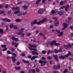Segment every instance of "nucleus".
<instances>
[{
	"mask_svg": "<svg viewBox=\"0 0 73 73\" xmlns=\"http://www.w3.org/2000/svg\"><path fill=\"white\" fill-rule=\"evenodd\" d=\"M45 11V9L40 8L39 9L38 12L39 15H42V14L44 13V12Z\"/></svg>",
	"mask_w": 73,
	"mask_h": 73,
	"instance_id": "nucleus-2",
	"label": "nucleus"
},
{
	"mask_svg": "<svg viewBox=\"0 0 73 73\" xmlns=\"http://www.w3.org/2000/svg\"><path fill=\"white\" fill-rule=\"evenodd\" d=\"M20 11H15L14 12V14H18L19 13H20Z\"/></svg>",
	"mask_w": 73,
	"mask_h": 73,
	"instance_id": "nucleus-15",
	"label": "nucleus"
},
{
	"mask_svg": "<svg viewBox=\"0 0 73 73\" xmlns=\"http://www.w3.org/2000/svg\"><path fill=\"white\" fill-rule=\"evenodd\" d=\"M42 60H46V58H44V57H42L41 58Z\"/></svg>",
	"mask_w": 73,
	"mask_h": 73,
	"instance_id": "nucleus-50",
	"label": "nucleus"
},
{
	"mask_svg": "<svg viewBox=\"0 0 73 73\" xmlns=\"http://www.w3.org/2000/svg\"><path fill=\"white\" fill-rule=\"evenodd\" d=\"M7 50V48H4L3 49V51L4 52V51H6V50Z\"/></svg>",
	"mask_w": 73,
	"mask_h": 73,
	"instance_id": "nucleus-48",
	"label": "nucleus"
},
{
	"mask_svg": "<svg viewBox=\"0 0 73 73\" xmlns=\"http://www.w3.org/2000/svg\"><path fill=\"white\" fill-rule=\"evenodd\" d=\"M47 59L50 60H51V59H52V57H50V56H48L47 57Z\"/></svg>",
	"mask_w": 73,
	"mask_h": 73,
	"instance_id": "nucleus-44",
	"label": "nucleus"
},
{
	"mask_svg": "<svg viewBox=\"0 0 73 73\" xmlns=\"http://www.w3.org/2000/svg\"><path fill=\"white\" fill-rule=\"evenodd\" d=\"M35 54H35H36V55H38L39 54L37 52H35V53H34V54Z\"/></svg>",
	"mask_w": 73,
	"mask_h": 73,
	"instance_id": "nucleus-55",
	"label": "nucleus"
},
{
	"mask_svg": "<svg viewBox=\"0 0 73 73\" xmlns=\"http://www.w3.org/2000/svg\"><path fill=\"white\" fill-rule=\"evenodd\" d=\"M63 26L65 28H66L68 27V24L66 23H64L63 24Z\"/></svg>",
	"mask_w": 73,
	"mask_h": 73,
	"instance_id": "nucleus-12",
	"label": "nucleus"
},
{
	"mask_svg": "<svg viewBox=\"0 0 73 73\" xmlns=\"http://www.w3.org/2000/svg\"><path fill=\"white\" fill-rule=\"evenodd\" d=\"M15 38H15V37H12V39L13 40H15Z\"/></svg>",
	"mask_w": 73,
	"mask_h": 73,
	"instance_id": "nucleus-62",
	"label": "nucleus"
},
{
	"mask_svg": "<svg viewBox=\"0 0 73 73\" xmlns=\"http://www.w3.org/2000/svg\"><path fill=\"white\" fill-rule=\"evenodd\" d=\"M56 13V11L55 10H52L51 11V13L52 14H54V13Z\"/></svg>",
	"mask_w": 73,
	"mask_h": 73,
	"instance_id": "nucleus-33",
	"label": "nucleus"
},
{
	"mask_svg": "<svg viewBox=\"0 0 73 73\" xmlns=\"http://www.w3.org/2000/svg\"><path fill=\"white\" fill-rule=\"evenodd\" d=\"M47 20V19L46 18H43L42 20L41 21L42 23H44V22H45Z\"/></svg>",
	"mask_w": 73,
	"mask_h": 73,
	"instance_id": "nucleus-11",
	"label": "nucleus"
},
{
	"mask_svg": "<svg viewBox=\"0 0 73 73\" xmlns=\"http://www.w3.org/2000/svg\"><path fill=\"white\" fill-rule=\"evenodd\" d=\"M37 21L36 20H35L33 21V23L34 24H37Z\"/></svg>",
	"mask_w": 73,
	"mask_h": 73,
	"instance_id": "nucleus-43",
	"label": "nucleus"
},
{
	"mask_svg": "<svg viewBox=\"0 0 73 73\" xmlns=\"http://www.w3.org/2000/svg\"><path fill=\"white\" fill-rule=\"evenodd\" d=\"M2 20L3 21H7V22H11V21L10 20L7 18L2 19Z\"/></svg>",
	"mask_w": 73,
	"mask_h": 73,
	"instance_id": "nucleus-4",
	"label": "nucleus"
},
{
	"mask_svg": "<svg viewBox=\"0 0 73 73\" xmlns=\"http://www.w3.org/2000/svg\"><path fill=\"white\" fill-rule=\"evenodd\" d=\"M10 28H13V27H14V25L13 24H11L10 25Z\"/></svg>",
	"mask_w": 73,
	"mask_h": 73,
	"instance_id": "nucleus-34",
	"label": "nucleus"
},
{
	"mask_svg": "<svg viewBox=\"0 0 73 73\" xmlns=\"http://www.w3.org/2000/svg\"><path fill=\"white\" fill-rule=\"evenodd\" d=\"M55 53H58V50H57V49H55L54 50Z\"/></svg>",
	"mask_w": 73,
	"mask_h": 73,
	"instance_id": "nucleus-38",
	"label": "nucleus"
},
{
	"mask_svg": "<svg viewBox=\"0 0 73 73\" xmlns=\"http://www.w3.org/2000/svg\"><path fill=\"white\" fill-rule=\"evenodd\" d=\"M27 12H25L24 13H23V15H26V14H27Z\"/></svg>",
	"mask_w": 73,
	"mask_h": 73,
	"instance_id": "nucleus-60",
	"label": "nucleus"
},
{
	"mask_svg": "<svg viewBox=\"0 0 73 73\" xmlns=\"http://www.w3.org/2000/svg\"><path fill=\"white\" fill-rule=\"evenodd\" d=\"M62 52V49L61 48H60L59 49L58 52H59V53H60V52Z\"/></svg>",
	"mask_w": 73,
	"mask_h": 73,
	"instance_id": "nucleus-28",
	"label": "nucleus"
},
{
	"mask_svg": "<svg viewBox=\"0 0 73 73\" xmlns=\"http://www.w3.org/2000/svg\"><path fill=\"white\" fill-rule=\"evenodd\" d=\"M63 47H64L65 49H68V48H69V47H68V46L66 45H63Z\"/></svg>",
	"mask_w": 73,
	"mask_h": 73,
	"instance_id": "nucleus-18",
	"label": "nucleus"
},
{
	"mask_svg": "<svg viewBox=\"0 0 73 73\" xmlns=\"http://www.w3.org/2000/svg\"><path fill=\"white\" fill-rule=\"evenodd\" d=\"M57 66V68H58V69L60 68V64H58L57 66Z\"/></svg>",
	"mask_w": 73,
	"mask_h": 73,
	"instance_id": "nucleus-52",
	"label": "nucleus"
},
{
	"mask_svg": "<svg viewBox=\"0 0 73 73\" xmlns=\"http://www.w3.org/2000/svg\"><path fill=\"white\" fill-rule=\"evenodd\" d=\"M53 20H55V21H56L57 20V18L56 17H54L53 18Z\"/></svg>",
	"mask_w": 73,
	"mask_h": 73,
	"instance_id": "nucleus-46",
	"label": "nucleus"
},
{
	"mask_svg": "<svg viewBox=\"0 0 73 73\" xmlns=\"http://www.w3.org/2000/svg\"><path fill=\"white\" fill-rule=\"evenodd\" d=\"M65 8V6H62L60 7V9H63Z\"/></svg>",
	"mask_w": 73,
	"mask_h": 73,
	"instance_id": "nucleus-30",
	"label": "nucleus"
},
{
	"mask_svg": "<svg viewBox=\"0 0 73 73\" xmlns=\"http://www.w3.org/2000/svg\"><path fill=\"white\" fill-rule=\"evenodd\" d=\"M41 23H42L41 21H40L38 22H36V24L37 25H40Z\"/></svg>",
	"mask_w": 73,
	"mask_h": 73,
	"instance_id": "nucleus-20",
	"label": "nucleus"
},
{
	"mask_svg": "<svg viewBox=\"0 0 73 73\" xmlns=\"http://www.w3.org/2000/svg\"><path fill=\"white\" fill-rule=\"evenodd\" d=\"M35 60V56H33L31 58V60Z\"/></svg>",
	"mask_w": 73,
	"mask_h": 73,
	"instance_id": "nucleus-45",
	"label": "nucleus"
},
{
	"mask_svg": "<svg viewBox=\"0 0 73 73\" xmlns=\"http://www.w3.org/2000/svg\"><path fill=\"white\" fill-rule=\"evenodd\" d=\"M63 35V32H60V33L58 35V37H60V36H61Z\"/></svg>",
	"mask_w": 73,
	"mask_h": 73,
	"instance_id": "nucleus-14",
	"label": "nucleus"
},
{
	"mask_svg": "<svg viewBox=\"0 0 73 73\" xmlns=\"http://www.w3.org/2000/svg\"><path fill=\"white\" fill-rule=\"evenodd\" d=\"M31 33H29L28 34H27V36H28L29 37V36H31Z\"/></svg>",
	"mask_w": 73,
	"mask_h": 73,
	"instance_id": "nucleus-58",
	"label": "nucleus"
},
{
	"mask_svg": "<svg viewBox=\"0 0 73 73\" xmlns=\"http://www.w3.org/2000/svg\"><path fill=\"white\" fill-rule=\"evenodd\" d=\"M0 33L2 34H3V33H4V32H3V29H0Z\"/></svg>",
	"mask_w": 73,
	"mask_h": 73,
	"instance_id": "nucleus-36",
	"label": "nucleus"
},
{
	"mask_svg": "<svg viewBox=\"0 0 73 73\" xmlns=\"http://www.w3.org/2000/svg\"><path fill=\"white\" fill-rule=\"evenodd\" d=\"M22 8H24V9L25 10H27V9L28 8V6H26L25 5L23 6H22Z\"/></svg>",
	"mask_w": 73,
	"mask_h": 73,
	"instance_id": "nucleus-10",
	"label": "nucleus"
},
{
	"mask_svg": "<svg viewBox=\"0 0 73 73\" xmlns=\"http://www.w3.org/2000/svg\"><path fill=\"white\" fill-rule=\"evenodd\" d=\"M53 69H58V68H57V66H55L53 67Z\"/></svg>",
	"mask_w": 73,
	"mask_h": 73,
	"instance_id": "nucleus-37",
	"label": "nucleus"
},
{
	"mask_svg": "<svg viewBox=\"0 0 73 73\" xmlns=\"http://www.w3.org/2000/svg\"><path fill=\"white\" fill-rule=\"evenodd\" d=\"M32 69L30 70L29 71V73H32Z\"/></svg>",
	"mask_w": 73,
	"mask_h": 73,
	"instance_id": "nucleus-61",
	"label": "nucleus"
},
{
	"mask_svg": "<svg viewBox=\"0 0 73 73\" xmlns=\"http://www.w3.org/2000/svg\"><path fill=\"white\" fill-rule=\"evenodd\" d=\"M6 29L5 30V31H7L8 30V29H9L8 27V26L7 25L6 26Z\"/></svg>",
	"mask_w": 73,
	"mask_h": 73,
	"instance_id": "nucleus-57",
	"label": "nucleus"
},
{
	"mask_svg": "<svg viewBox=\"0 0 73 73\" xmlns=\"http://www.w3.org/2000/svg\"><path fill=\"white\" fill-rule=\"evenodd\" d=\"M22 33L21 31H19V32H18L17 34V35H21V33Z\"/></svg>",
	"mask_w": 73,
	"mask_h": 73,
	"instance_id": "nucleus-40",
	"label": "nucleus"
},
{
	"mask_svg": "<svg viewBox=\"0 0 73 73\" xmlns=\"http://www.w3.org/2000/svg\"><path fill=\"white\" fill-rule=\"evenodd\" d=\"M68 69H66L65 70H64V71L63 72V73H66L68 72Z\"/></svg>",
	"mask_w": 73,
	"mask_h": 73,
	"instance_id": "nucleus-32",
	"label": "nucleus"
},
{
	"mask_svg": "<svg viewBox=\"0 0 73 73\" xmlns=\"http://www.w3.org/2000/svg\"><path fill=\"white\" fill-rule=\"evenodd\" d=\"M59 58H60V59H61V58L65 59V57L64 56H59Z\"/></svg>",
	"mask_w": 73,
	"mask_h": 73,
	"instance_id": "nucleus-17",
	"label": "nucleus"
},
{
	"mask_svg": "<svg viewBox=\"0 0 73 73\" xmlns=\"http://www.w3.org/2000/svg\"><path fill=\"white\" fill-rule=\"evenodd\" d=\"M14 28L15 29H17L18 28V27L16 26V25H15L14 27Z\"/></svg>",
	"mask_w": 73,
	"mask_h": 73,
	"instance_id": "nucleus-51",
	"label": "nucleus"
},
{
	"mask_svg": "<svg viewBox=\"0 0 73 73\" xmlns=\"http://www.w3.org/2000/svg\"><path fill=\"white\" fill-rule=\"evenodd\" d=\"M42 54H45L46 53V52L45 50H43L42 51Z\"/></svg>",
	"mask_w": 73,
	"mask_h": 73,
	"instance_id": "nucleus-39",
	"label": "nucleus"
},
{
	"mask_svg": "<svg viewBox=\"0 0 73 73\" xmlns=\"http://www.w3.org/2000/svg\"><path fill=\"white\" fill-rule=\"evenodd\" d=\"M1 46L2 47V48H6V47H7V45H3L2 44L1 45Z\"/></svg>",
	"mask_w": 73,
	"mask_h": 73,
	"instance_id": "nucleus-31",
	"label": "nucleus"
},
{
	"mask_svg": "<svg viewBox=\"0 0 73 73\" xmlns=\"http://www.w3.org/2000/svg\"><path fill=\"white\" fill-rule=\"evenodd\" d=\"M33 51H31V53L33 54H34V53L35 52H37V49L36 48H34L33 49Z\"/></svg>",
	"mask_w": 73,
	"mask_h": 73,
	"instance_id": "nucleus-7",
	"label": "nucleus"
},
{
	"mask_svg": "<svg viewBox=\"0 0 73 73\" xmlns=\"http://www.w3.org/2000/svg\"><path fill=\"white\" fill-rule=\"evenodd\" d=\"M53 56L54 57L56 61H59V60H58V56H57V55H53Z\"/></svg>",
	"mask_w": 73,
	"mask_h": 73,
	"instance_id": "nucleus-6",
	"label": "nucleus"
},
{
	"mask_svg": "<svg viewBox=\"0 0 73 73\" xmlns=\"http://www.w3.org/2000/svg\"><path fill=\"white\" fill-rule=\"evenodd\" d=\"M20 8L17 7H15V10H19Z\"/></svg>",
	"mask_w": 73,
	"mask_h": 73,
	"instance_id": "nucleus-59",
	"label": "nucleus"
},
{
	"mask_svg": "<svg viewBox=\"0 0 73 73\" xmlns=\"http://www.w3.org/2000/svg\"><path fill=\"white\" fill-rule=\"evenodd\" d=\"M69 8V5H67L66 6V7H65V11L66 12H68V9Z\"/></svg>",
	"mask_w": 73,
	"mask_h": 73,
	"instance_id": "nucleus-9",
	"label": "nucleus"
},
{
	"mask_svg": "<svg viewBox=\"0 0 73 73\" xmlns=\"http://www.w3.org/2000/svg\"><path fill=\"white\" fill-rule=\"evenodd\" d=\"M5 11H4L0 10V14H2V13H4Z\"/></svg>",
	"mask_w": 73,
	"mask_h": 73,
	"instance_id": "nucleus-27",
	"label": "nucleus"
},
{
	"mask_svg": "<svg viewBox=\"0 0 73 73\" xmlns=\"http://www.w3.org/2000/svg\"><path fill=\"white\" fill-rule=\"evenodd\" d=\"M32 72L33 73H35L36 72V70L34 69H32Z\"/></svg>",
	"mask_w": 73,
	"mask_h": 73,
	"instance_id": "nucleus-54",
	"label": "nucleus"
},
{
	"mask_svg": "<svg viewBox=\"0 0 73 73\" xmlns=\"http://www.w3.org/2000/svg\"><path fill=\"white\" fill-rule=\"evenodd\" d=\"M48 44H49V45H51L52 47V46H53V45H52V44H51V42L50 41L48 42Z\"/></svg>",
	"mask_w": 73,
	"mask_h": 73,
	"instance_id": "nucleus-47",
	"label": "nucleus"
},
{
	"mask_svg": "<svg viewBox=\"0 0 73 73\" xmlns=\"http://www.w3.org/2000/svg\"><path fill=\"white\" fill-rule=\"evenodd\" d=\"M29 46H30V47H31L32 48H36V44H35L34 45L32 44H29Z\"/></svg>",
	"mask_w": 73,
	"mask_h": 73,
	"instance_id": "nucleus-5",
	"label": "nucleus"
},
{
	"mask_svg": "<svg viewBox=\"0 0 73 73\" xmlns=\"http://www.w3.org/2000/svg\"><path fill=\"white\" fill-rule=\"evenodd\" d=\"M29 48L30 49V50L32 51V50H33V49H34V48H32V47H29Z\"/></svg>",
	"mask_w": 73,
	"mask_h": 73,
	"instance_id": "nucleus-35",
	"label": "nucleus"
},
{
	"mask_svg": "<svg viewBox=\"0 0 73 73\" xmlns=\"http://www.w3.org/2000/svg\"><path fill=\"white\" fill-rule=\"evenodd\" d=\"M64 11H58V15H59L60 16H62L64 15Z\"/></svg>",
	"mask_w": 73,
	"mask_h": 73,
	"instance_id": "nucleus-3",
	"label": "nucleus"
},
{
	"mask_svg": "<svg viewBox=\"0 0 73 73\" xmlns=\"http://www.w3.org/2000/svg\"><path fill=\"white\" fill-rule=\"evenodd\" d=\"M55 43H56V40H54L53 41V42H52V43H51V44L52 45H53L54 44H55Z\"/></svg>",
	"mask_w": 73,
	"mask_h": 73,
	"instance_id": "nucleus-21",
	"label": "nucleus"
},
{
	"mask_svg": "<svg viewBox=\"0 0 73 73\" xmlns=\"http://www.w3.org/2000/svg\"><path fill=\"white\" fill-rule=\"evenodd\" d=\"M24 29H25L24 28H21L20 30V31L22 33H23V31H24Z\"/></svg>",
	"mask_w": 73,
	"mask_h": 73,
	"instance_id": "nucleus-19",
	"label": "nucleus"
},
{
	"mask_svg": "<svg viewBox=\"0 0 73 73\" xmlns=\"http://www.w3.org/2000/svg\"><path fill=\"white\" fill-rule=\"evenodd\" d=\"M11 59H12L13 61L14 62V63H15L16 61V60L15 57H13V56L11 57Z\"/></svg>",
	"mask_w": 73,
	"mask_h": 73,
	"instance_id": "nucleus-8",
	"label": "nucleus"
},
{
	"mask_svg": "<svg viewBox=\"0 0 73 73\" xmlns=\"http://www.w3.org/2000/svg\"><path fill=\"white\" fill-rule=\"evenodd\" d=\"M68 54L69 56H72V53H71V52L68 51Z\"/></svg>",
	"mask_w": 73,
	"mask_h": 73,
	"instance_id": "nucleus-49",
	"label": "nucleus"
},
{
	"mask_svg": "<svg viewBox=\"0 0 73 73\" xmlns=\"http://www.w3.org/2000/svg\"><path fill=\"white\" fill-rule=\"evenodd\" d=\"M36 71L37 72H40V70L38 68H36Z\"/></svg>",
	"mask_w": 73,
	"mask_h": 73,
	"instance_id": "nucleus-53",
	"label": "nucleus"
},
{
	"mask_svg": "<svg viewBox=\"0 0 73 73\" xmlns=\"http://www.w3.org/2000/svg\"><path fill=\"white\" fill-rule=\"evenodd\" d=\"M22 61L23 62L26 63V64H29V62L28 61H25L24 60H23Z\"/></svg>",
	"mask_w": 73,
	"mask_h": 73,
	"instance_id": "nucleus-13",
	"label": "nucleus"
},
{
	"mask_svg": "<svg viewBox=\"0 0 73 73\" xmlns=\"http://www.w3.org/2000/svg\"><path fill=\"white\" fill-rule=\"evenodd\" d=\"M41 0H38L37 1H36V5H38V4H39V2H40L41 1Z\"/></svg>",
	"mask_w": 73,
	"mask_h": 73,
	"instance_id": "nucleus-16",
	"label": "nucleus"
},
{
	"mask_svg": "<svg viewBox=\"0 0 73 73\" xmlns=\"http://www.w3.org/2000/svg\"><path fill=\"white\" fill-rule=\"evenodd\" d=\"M69 56L68 54L64 55V58L65 57L66 58H67V57H69Z\"/></svg>",
	"mask_w": 73,
	"mask_h": 73,
	"instance_id": "nucleus-41",
	"label": "nucleus"
},
{
	"mask_svg": "<svg viewBox=\"0 0 73 73\" xmlns=\"http://www.w3.org/2000/svg\"><path fill=\"white\" fill-rule=\"evenodd\" d=\"M12 55L14 57H17V54L15 53H12Z\"/></svg>",
	"mask_w": 73,
	"mask_h": 73,
	"instance_id": "nucleus-23",
	"label": "nucleus"
},
{
	"mask_svg": "<svg viewBox=\"0 0 73 73\" xmlns=\"http://www.w3.org/2000/svg\"><path fill=\"white\" fill-rule=\"evenodd\" d=\"M39 62L40 64H40V66H44L45 65V64L47 63V61L46 60L44 61L40 60L39 61Z\"/></svg>",
	"mask_w": 73,
	"mask_h": 73,
	"instance_id": "nucleus-1",
	"label": "nucleus"
},
{
	"mask_svg": "<svg viewBox=\"0 0 73 73\" xmlns=\"http://www.w3.org/2000/svg\"><path fill=\"white\" fill-rule=\"evenodd\" d=\"M7 52L8 54H12L11 52V51H10L9 50H7Z\"/></svg>",
	"mask_w": 73,
	"mask_h": 73,
	"instance_id": "nucleus-42",
	"label": "nucleus"
},
{
	"mask_svg": "<svg viewBox=\"0 0 73 73\" xmlns=\"http://www.w3.org/2000/svg\"><path fill=\"white\" fill-rule=\"evenodd\" d=\"M56 32H57L58 33H60V31L59 30H57L56 29L55 30Z\"/></svg>",
	"mask_w": 73,
	"mask_h": 73,
	"instance_id": "nucleus-56",
	"label": "nucleus"
},
{
	"mask_svg": "<svg viewBox=\"0 0 73 73\" xmlns=\"http://www.w3.org/2000/svg\"><path fill=\"white\" fill-rule=\"evenodd\" d=\"M59 25V22H57L55 23V26H58Z\"/></svg>",
	"mask_w": 73,
	"mask_h": 73,
	"instance_id": "nucleus-29",
	"label": "nucleus"
},
{
	"mask_svg": "<svg viewBox=\"0 0 73 73\" xmlns=\"http://www.w3.org/2000/svg\"><path fill=\"white\" fill-rule=\"evenodd\" d=\"M45 1L46 0H42V3L44 4H45Z\"/></svg>",
	"mask_w": 73,
	"mask_h": 73,
	"instance_id": "nucleus-63",
	"label": "nucleus"
},
{
	"mask_svg": "<svg viewBox=\"0 0 73 73\" xmlns=\"http://www.w3.org/2000/svg\"><path fill=\"white\" fill-rule=\"evenodd\" d=\"M34 24H35L33 22H31V26L32 27V26H33V25H34Z\"/></svg>",
	"mask_w": 73,
	"mask_h": 73,
	"instance_id": "nucleus-64",
	"label": "nucleus"
},
{
	"mask_svg": "<svg viewBox=\"0 0 73 73\" xmlns=\"http://www.w3.org/2000/svg\"><path fill=\"white\" fill-rule=\"evenodd\" d=\"M15 68L16 70H19L21 68L20 67H17L16 66H15Z\"/></svg>",
	"mask_w": 73,
	"mask_h": 73,
	"instance_id": "nucleus-26",
	"label": "nucleus"
},
{
	"mask_svg": "<svg viewBox=\"0 0 73 73\" xmlns=\"http://www.w3.org/2000/svg\"><path fill=\"white\" fill-rule=\"evenodd\" d=\"M54 45L55 46H58L59 45H60V44L59 43H56L54 44Z\"/></svg>",
	"mask_w": 73,
	"mask_h": 73,
	"instance_id": "nucleus-24",
	"label": "nucleus"
},
{
	"mask_svg": "<svg viewBox=\"0 0 73 73\" xmlns=\"http://www.w3.org/2000/svg\"><path fill=\"white\" fill-rule=\"evenodd\" d=\"M15 21L16 22H21V20H20L19 19H18L15 20Z\"/></svg>",
	"mask_w": 73,
	"mask_h": 73,
	"instance_id": "nucleus-22",
	"label": "nucleus"
},
{
	"mask_svg": "<svg viewBox=\"0 0 73 73\" xmlns=\"http://www.w3.org/2000/svg\"><path fill=\"white\" fill-rule=\"evenodd\" d=\"M39 35L40 36H42V37H44V34L41 33H39Z\"/></svg>",
	"mask_w": 73,
	"mask_h": 73,
	"instance_id": "nucleus-25",
	"label": "nucleus"
}]
</instances>
